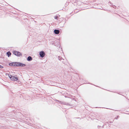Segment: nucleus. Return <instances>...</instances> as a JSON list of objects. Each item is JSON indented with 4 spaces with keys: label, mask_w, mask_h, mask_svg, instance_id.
<instances>
[{
    "label": "nucleus",
    "mask_w": 129,
    "mask_h": 129,
    "mask_svg": "<svg viewBox=\"0 0 129 129\" xmlns=\"http://www.w3.org/2000/svg\"><path fill=\"white\" fill-rule=\"evenodd\" d=\"M13 54L18 56H22V54L20 52L15 51H13Z\"/></svg>",
    "instance_id": "obj_1"
},
{
    "label": "nucleus",
    "mask_w": 129,
    "mask_h": 129,
    "mask_svg": "<svg viewBox=\"0 0 129 129\" xmlns=\"http://www.w3.org/2000/svg\"><path fill=\"white\" fill-rule=\"evenodd\" d=\"M17 67L20 66L23 67L25 66H26L25 64L20 62H17Z\"/></svg>",
    "instance_id": "obj_2"
},
{
    "label": "nucleus",
    "mask_w": 129,
    "mask_h": 129,
    "mask_svg": "<svg viewBox=\"0 0 129 129\" xmlns=\"http://www.w3.org/2000/svg\"><path fill=\"white\" fill-rule=\"evenodd\" d=\"M17 62H15L10 63L9 64V65L10 66H14L17 67Z\"/></svg>",
    "instance_id": "obj_3"
},
{
    "label": "nucleus",
    "mask_w": 129,
    "mask_h": 129,
    "mask_svg": "<svg viewBox=\"0 0 129 129\" xmlns=\"http://www.w3.org/2000/svg\"><path fill=\"white\" fill-rule=\"evenodd\" d=\"M39 54L41 57H43L45 55V52L43 51L40 52Z\"/></svg>",
    "instance_id": "obj_4"
},
{
    "label": "nucleus",
    "mask_w": 129,
    "mask_h": 129,
    "mask_svg": "<svg viewBox=\"0 0 129 129\" xmlns=\"http://www.w3.org/2000/svg\"><path fill=\"white\" fill-rule=\"evenodd\" d=\"M60 31L59 30L55 29L54 31V33L56 34H58L59 33Z\"/></svg>",
    "instance_id": "obj_5"
},
{
    "label": "nucleus",
    "mask_w": 129,
    "mask_h": 129,
    "mask_svg": "<svg viewBox=\"0 0 129 129\" xmlns=\"http://www.w3.org/2000/svg\"><path fill=\"white\" fill-rule=\"evenodd\" d=\"M32 59H33L32 57L31 56H28L27 58V60L28 61L31 60Z\"/></svg>",
    "instance_id": "obj_6"
},
{
    "label": "nucleus",
    "mask_w": 129,
    "mask_h": 129,
    "mask_svg": "<svg viewBox=\"0 0 129 129\" xmlns=\"http://www.w3.org/2000/svg\"><path fill=\"white\" fill-rule=\"evenodd\" d=\"M13 80L14 81H17L18 80V78L15 76H13Z\"/></svg>",
    "instance_id": "obj_7"
},
{
    "label": "nucleus",
    "mask_w": 129,
    "mask_h": 129,
    "mask_svg": "<svg viewBox=\"0 0 129 129\" xmlns=\"http://www.w3.org/2000/svg\"><path fill=\"white\" fill-rule=\"evenodd\" d=\"M7 55H8V57H9L11 55V54L10 52L8 51L7 53Z\"/></svg>",
    "instance_id": "obj_8"
},
{
    "label": "nucleus",
    "mask_w": 129,
    "mask_h": 129,
    "mask_svg": "<svg viewBox=\"0 0 129 129\" xmlns=\"http://www.w3.org/2000/svg\"><path fill=\"white\" fill-rule=\"evenodd\" d=\"M110 4H111V5H110V6H112L113 8H115L116 7V6H115L114 5H113V4L111 3H110Z\"/></svg>",
    "instance_id": "obj_9"
},
{
    "label": "nucleus",
    "mask_w": 129,
    "mask_h": 129,
    "mask_svg": "<svg viewBox=\"0 0 129 129\" xmlns=\"http://www.w3.org/2000/svg\"><path fill=\"white\" fill-rule=\"evenodd\" d=\"M58 59H59V60H61V59H62V58L61 57H60V56H58Z\"/></svg>",
    "instance_id": "obj_10"
},
{
    "label": "nucleus",
    "mask_w": 129,
    "mask_h": 129,
    "mask_svg": "<svg viewBox=\"0 0 129 129\" xmlns=\"http://www.w3.org/2000/svg\"><path fill=\"white\" fill-rule=\"evenodd\" d=\"M119 116H117V117H115V119H117L118 118H119Z\"/></svg>",
    "instance_id": "obj_11"
},
{
    "label": "nucleus",
    "mask_w": 129,
    "mask_h": 129,
    "mask_svg": "<svg viewBox=\"0 0 129 129\" xmlns=\"http://www.w3.org/2000/svg\"><path fill=\"white\" fill-rule=\"evenodd\" d=\"M58 18V17L57 16H54V18L55 19H57Z\"/></svg>",
    "instance_id": "obj_12"
},
{
    "label": "nucleus",
    "mask_w": 129,
    "mask_h": 129,
    "mask_svg": "<svg viewBox=\"0 0 129 129\" xmlns=\"http://www.w3.org/2000/svg\"><path fill=\"white\" fill-rule=\"evenodd\" d=\"M9 77L10 78H11V77H13V76H12L11 75H10L9 76Z\"/></svg>",
    "instance_id": "obj_13"
},
{
    "label": "nucleus",
    "mask_w": 129,
    "mask_h": 129,
    "mask_svg": "<svg viewBox=\"0 0 129 129\" xmlns=\"http://www.w3.org/2000/svg\"><path fill=\"white\" fill-rule=\"evenodd\" d=\"M64 59H61V60H60V61H61L62 62H63Z\"/></svg>",
    "instance_id": "obj_14"
},
{
    "label": "nucleus",
    "mask_w": 129,
    "mask_h": 129,
    "mask_svg": "<svg viewBox=\"0 0 129 129\" xmlns=\"http://www.w3.org/2000/svg\"><path fill=\"white\" fill-rule=\"evenodd\" d=\"M10 79L12 80H13V78L12 77H11V78H10Z\"/></svg>",
    "instance_id": "obj_15"
},
{
    "label": "nucleus",
    "mask_w": 129,
    "mask_h": 129,
    "mask_svg": "<svg viewBox=\"0 0 129 129\" xmlns=\"http://www.w3.org/2000/svg\"><path fill=\"white\" fill-rule=\"evenodd\" d=\"M76 1H77V3L78 2H80V0H79V1H76V3H77Z\"/></svg>",
    "instance_id": "obj_16"
},
{
    "label": "nucleus",
    "mask_w": 129,
    "mask_h": 129,
    "mask_svg": "<svg viewBox=\"0 0 129 129\" xmlns=\"http://www.w3.org/2000/svg\"><path fill=\"white\" fill-rule=\"evenodd\" d=\"M3 68V66L0 65V68Z\"/></svg>",
    "instance_id": "obj_17"
},
{
    "label": "nucleus",
    "mask_w": 129,
    "mask_h": 129,
    "mask_svg": "<svg viewBox=\"0 0 129 129\" xmlns=\"http://www.w3.org/2000/svg\"><path fill=\"white\" fill-rule=\"evenodd\" d=\"M57 102H59V103H61V102H60V101H59V100H57Z\"/></svg>",
    "instance_id": "obj_18"
},
{
    "label": "nucleus",
    "mask_w": 129,
    "mask_h": 129,
    "mask_svg": "<svg viewBox=\"0 0 129 129\" xmlns=\"http://www.w3.org/2000/svg\"><path fill=\"white\" fill-rule=\"evenodd\" d=\"M65 104V105H68L69 104H68V103H67V104Z\"/></svg>",
    "instance_id": "obj_19"
},
{
    "label": "nucleus",
    "mask_w": 129,
    "mask_h": 129,
    "mask_svg": "<svg viewBox=\"0 0 129 129\" xmlns=\"http://www.w3.org/2000/svg\"><path fill=\"white\" fill-rule=\"evenodd\" d=\"M110 3H111L110 2H109V3H110L109 4H110Z\"/></svg>",
    "instance_id": "obj_20"
},
{
    "label": "nucleus",
    "mask_w": 129,
    "mask_h": 129,
    "mask_svg": "<svg viewBox=\"0 0 129 129\" xmlns=\"http://www.w3.org/2000/svg\"><path fill=\"white\" fill-rule=\"evenodd\" d=\"M110 123H111V122L110 121Z\"/></svg>",
    "instance_id": "obj_21"
}]
</instances>
